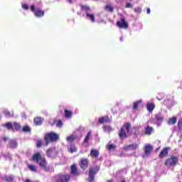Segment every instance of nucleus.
<instances>
[{"mask_svg":"<svg viewBox=\"0 0 182 182\" xmlns=\"http://www.w3.org/2000/svg\"><path fill=\"white\" fill-rule=\"evenodd\" d=\"M3 179L7 182H12V181H14V176H5L4 178H3Z\"/></svg>","mask_w":182,"mask_h":182,"instance_id":"obj_33","label":"nucleus"},{"mask_svg":"<svg viewBox=\"0 0 182 182\" xmlns=\"http://www.w3.org/2000/svg\"><path fill=\"white\" fill-rule=\"evenodd\" d=\"M117 26L121 29H127V28H129V24L127 23L124 18H122L120 21L117 22Z\"/></svg>","mask_w":182,"mask_h":182,"instance_id":"obj_9","label":"nucleus"},{"mask_svg":"<svg viewBox=\"0 0 182 182\" xmlns=\"http://www.w3.org/2000/svg\"><path fill=\"white\" fill-rule=\"evenodd\" d=\"M98 122L99 123H110L112 122V119L109 118V117L105 116L99 118Z\"/></svg>","mask_w":182,"mask_h":182,"instance_id":"obj_15","label":"nucleus"},{"mask_svg":"<svg viewBox=\"0 0 182 182\" xmlns=\"http://www.w3.org/2000/svg\"><path fill=\"white\" fill-rule=\"evenodd\" d=\"M157 99H158V100H161V99H160V98H159V97H157Z\"/></svg>","mask_w":182,"mask_h":182,"instance_id":"obj_49","label":"nucleus"},{"mask_svg":"<svg viewBox=\"0 0 182 182\" xmlns=\"http://www.w3.org/2000/svg\"><path fill=\"white\" fill-rule=\"evenodd\" d=\"M47 156L48 157H50V159H55V156H58V152L56 151V148L53 147L49 149L47 151Z\"/></svg>","mask_w":182,"mask_h":182,"instance_id":"obj_10","label":"nucleus"},{"mask_svg":"<svg viewBox=\"0 0 182 182\" xmlns=\"http://www.w3.org/2000/svg\"><path fill=\"white\" fill-rule=\"evenodd\" d=\"M107 182H112V181H108Z\"/></svg>","mask_w":182,"mask_h":182,"instance_id":"obj_52","label":"nucleus"},{"mask_svg":"<svg viewBox=\"0 0 182 182\" xmlns=\"http://www.w3.org/2000/svg\"><path fill=\"white\" fill-rule=\"evenodd\" d=\"M23 132H31V127H29V126H25L23 127Z\"/></svg>","mask_w":182,"mask_h":182,"instance_id":"obj_38","label":"nucleus"},{"mask_svg":"<svg viewBox=\"0 0 182 182\" xmlns=\"http://www.w3.org/2000/svg\"><path fill=\"white\" fill-rule=\"evenodd\" d=\"M81 9L82 11H85V12H86V14H87V12L90 11V7H89L88 6H81Z\"/></svg>","mask_w":182,"mask_h":182,"instance_id":"obj_32","label":"nucleus"},{"mask_svg":"<svg viewBox=\"0 0 182 182\" xmlns=\"http://www.w3.org/2000/svg\"><path fill=\"white\" fill-rule=\"evenodd\" d=\"M33 161H36L40 167L44 170V171H49V167L47 165L46 160L41 156V154L36 153L33 156Z\"/></svg>","mask_w":182,"mask_h":182,"instance_id":"obj_1","label":"nucleus"},{"mask_svg":"<svg viewBox=\"0 0 182 182\" xmlns=\"http://www.w3.org/2000/svg\"><path fill=\"white\" fill-rule=\"evenodd\" d=\"M99 172V167L96 166L95 168H91L89 171V178H88V181L89 182H93L95 180V174L96 173Z\"/></svg>","mask_w":182,"mask_h":182,"instance_id":"obj_7","label":"nucleus"},{"mask_svg":"<svg viewBox=\"0 0 182 182\" xmlns=\"http://www.w3.org/2000/svg\"><path fill=\"white\" fill-rule=\"evenodd\" d=\"M75 139H76V135H75V134H71V135L67 136V138H66V141H68V143H72V142L75 141Z\"/></svg>","mask_w":182,"mask_h":182,"instance_id":"obj_20","label":"nucleus"},{"mask_svg":"<svg viewBox=\"0 0 182 182\" xmlns=\"http://www.w3.org/2000/svg\"><path fill=\"white\" fill-rule=\"evenodd\" d=\"M176 122H177V118L173 117L168 119V124H176Z\"/></svg>","mask_w":182,"mask_h":182,"instance_id":"obj_28","label":"nucleus"},{"mask_svg":"<svg viewBox=\"0 0 182 182\" xmlns=\"http://www.w3.org/2000/svg\"><path fill=\"white\" fill-rule=\"evenodd\" d=\"M103 129L105 132H106V133H110V132H112V127L109 126V125H105L103 127Z\"/></svg>","mask_w":182,"mask_h":182,"instance_id":"obj_31","label":"nucleus"},{"mask_svg":"<svg viewBox=\"0 0 182 182\" xmlns=\"http://www.w3.org/2000/svg\"><path fill=\"white\" fill-rule=\"evenodd\" d=\"M21 8H23V9H25L26 11H28L29 9V6H28V4H21Z\"/></svg>","mask_w":182,"mask_h":182,"instance_id":"obj_39","label":"nucleus"},{"mask_svg":"<svg viewBox=\"0 0 182 182\" xmlns=\"http://www.w3.org/2000/svg\"><path fill=\"white\" fill-rule=\"evenodd\" d=\"M90 156H91V157H93L94 159H97V157H99V151L96 149H92Z\"/></svg>","mask_w":182,"mask_h":182,"instance_id":"obj_18","label":"nucleus"},{"mask_svg":"<svg viewBox=\"0 0 182 182\" xmlns=\"http://www.w3.org/2000/svg\"><path fill=\"white\" fill-rule=\"evenodd\" d=\"M31 11L33 12L35 16L37 18H41V16H45V11H42L41 9H36L33 5L31 6Z\"/></svg>","mask_w":182,"mask_h":182,"instance_id":"obj_5","label":"nucleus"},{"mask_svg":"<svg viewBox=\"0 0 182 182\" xmlns=\"http://www.w3.org/2000/svg\"><path fill=\"white\" fill-rule=\"evenodd\" d=\"M3 126L6 129H9V130H11V129H14V124H12L11 122H7L6 124H3Z\"/></svg>","mask_w":182,"mask_h":182,"instance_id":"obj_29","label":"nucleus"},{"mask_svg":"<svg viewBox=\"0 0 182 182\" xmlns=\"http://www.w3.org/2000/svg\"><path fill=\"white\" fill-rule=\"evenodd\" d=\"M140 103H141V101H136V102H134V106H133L134 110H136V109H137V107H139V105H140Z\"/></svg>","mask_w":182,"mask_h":182,"instance_id":"obj_34","label":"nucleus"},{"mask_svg":"<svg viewBox=\"0 0 182 182\" xmlns=\"http://www.w3.org/2000/svg\"><path fill=\"white\" fill-rule=\"evenodd\" d=\"M1 119H2V116L0 115V120H1Z\"/></svg>","mask_w":182,"mask_h":182,"instance_id":"obj_51","label":"nucleus"},{"mask_svg":"<svg viewBox=\"0 0 182 182\" xmlns=\"http://www.w3.org/2000/svg\"><path fill=\"white\" fill-rule=\"evenodd\" d=\"M141 7H136L135 9H134V12H135V14H141Z\"/></svg>","mask_w":182,"mask_h":182,"instance_id":"obj_37","label":"nucleus"},{"mask_svg":"<svg viewBox=\"0 0 182 182\" xmlns=\"http://www.w3.org/2000/svg\"><path fill=\"white\" fill-rule=\"evenodd\" d=\"M151 12V11L150 10V9H146V14H148V15H150V13Z\"/></svg>","mask_w":182,"mask_h":182,"instance_id":"obj_46","label":"nucleus"},{"mask_svg":"<svg viewBox=\"0 0 182 182\" xmlns=\"http://www.w3.org/2000/svg\"><path fill=\"white\" fill-rule=\"evenodd\" d=\"M36 146L37 147H41V146H42V141H38Z\"/></svg>","mask_w":182,"mask_h":182,"instance_id":"obj_44","label":"nucleus"},{"mask_svg":"<svg viewBox=\"0 0 182 182\" xmlns=\"http://www.w3.org/2000/svg\"><path fill=\"white\" fill-rule=\"evenodd\" d=\"M152 151H153V146H151L149 144H146L144 146V154L142 155L143 159H146V157H147L148 156H150Z\"/></svg>","mask_w":182,"mask_h":182,"instance_id":"obj_8","label":"nucleus"},{"mask_svg":"<svg viewBox=\"0 0 182 182\" xmlns=\"http://www.w3.org/2000/svg\"><path fill=\"white\" fill-rule=\"evenodd\" d=\"M18 146V143H16V141L15 140H11L9 141V146L11 148V149H15L16 147H17Z\"/></svg>","mask_w":182,"mask_h":182,"instance_id":"obj_26","label":"nucleus"},{"mask_svg":"<svg viewBox=\"0 0 182 182\" xmlns=\"http://www.w3.org/2000/svg\"><path fill=\"white\" fill-rule=\"evenodd\" d=\"M71 174L73 176H79V173L77 172V169L76 168L75 165L71 166Z\"/></svg>","mask_w":182,"mask_h":182,"instance_id":"obj_23","label":"nucleus"},{"mask_svg":"<svg viewBox=\"0 0 182 182\" xmlns=\"http://www.w3.org/2000/svg\"><path fill=\"white\" fill-rule=\"evenodd\" d=\"M123 40H124L123 36H122V37L119 38V41H120L121 42H123Z\"/></svg>","mask_w":182,"mask_h":182,"instance_id":"obj_48","label":"nucleus"},{"mask_svg":"<svg viewBox=\"0 0 182 182\" xmlns=\"http://www.w3.org/2000/svg\"><path fill=\"white\" fill-rule=\"evenodd\" d=\"M151 133H153V127H146L144 134H146L147 136H150V134H151Z\"/></svg>","mask_w":182,"mask_h":182,"instance_id":"obj_22","label":"nucleus"},{"mask_svg":"<svg viewBox=\"0 0 182 182\" xmlns=\"http://www.w3.org/2000/svg\"><path fill=\"white\" fill-rule=\"evenodd\" d=\"M68 4H72L73 2V0H67Z\"/></svg>","mask_w":182,"mask_h":182,"instance_id":"obj_47","label":"nucleus"},{"mask_svg":"<svg viewBox=\"0 0 182 182\" xmlns=\"http://www.w3.org/2000/svg\"><path fill=\"white\" fill-rule=\"evenodd\" d=\"M43 120H42V118L41 117H36L34 119V123L35 124H36V126H41V124H42L43 123Z\"/></svg>","mask_w":182,"mask_h":182,"instance_id":"obj_25","label":"nucleus"},{"mask_svg":"<svg viewBox=\"0 0 182 182\" xmlns=\"http://www.w3.org/2000/svg\"><path fill=\"white\" fill-rule=\"evenodd\" d=\"M53 123H55L56 127H58L59 129L62 128L63 126V122H62L61 119L54 120Z\"/></svg>","mask_w":182,"mask_h":182,"instance_id":"obj_24","label":"nucleus"},{"mask_svg":"<svg viewBox=\"0 0 182 182\" xmlns=\"http://www.w3.org/2000/svg\"><path fill=\"white\" fill-rule=\"evenodd\" d=\"M80 166L82 170H86V168L89 167V160H87V159H81Z\"/></svg>","mask_w":182,"mask_h":182,"instance_id":"obj_12","label":"nucleus"},{"mask_svg":"<svg viewBox=\"0 0 182 182\" xmlns=\"http://www.w3.org/2000/svg\"><path fill=\"white\" fill-rule=\"evenodd\" d=\"M139 148V144H132L130 145H127L124 146V150L126 151H133L136 150Z\"/></svg>","mask_w":182,"mask_h":182,"instance_id":"obj_11","label":"nucleus"},{"mask_svg":"<svg viewBox=\"0 0 182 182\" xmlns=\"http://www.w3.org/2000/svg\"><path fill=\"white\" fill-rule=\"evenodd\" d=\"M90 139V132H89L86 136H85V139L84 140V143H87L89 141V140Z\"/></svg>","mask_w":182,"mask_h":182,"instance_id":"obj_35","label":"nucleus"},{"mask_svg":"<svg viewBox=\"0 0 182 182\" xmlns=\"http://www.w3.org/2000/svg\"><path fill=\"white\" fill-rule=\"evenodd\" d=\"M178 126L180 129H182V119L178 121Z\"/></svg>","mask_w":182,"mask_h":182,"instance_id":"obj_42","label":"nucleus"},{"mask_svg":"<svg viewBox=\"0 0 182 182\" xmlns=\"http://www.w3.org/2000/svg\"><path fill=\"white\" fill-rule=\"evenodd\" d=\"M178 162V158L177 156H172L169 159L166 160L165 164L168 167H173Z\"/></svg>","mask_w":182,"mask_h":182,"instance_id":"obj_4","label":"nucleus"},{"mask_svg":"<svg viewBox=\"0 0 182 182\" xmlns=\"http://www.w3.org/2000/svg\"><path fill=\"white\" fill-rule=\"evenodd\" d=\"M156 119L157 122H163V117H161L160 115H157L156 117Z\"/></svg>","mask_w":182,"mask_h":182,"instance_id":"obj_41","label":"nucleus"},{"mask_svg":"<svg viewBox=\"0 0 182 182\" xmlns=\"http://www.w3.org/2000/svg\"><path fill=\"white\" fill-rule=\"evenodd\" d=\"M129 132H130V124L126 123L122 126L121 130L119 131V138L126 139V137H127V134H129Z\"/></svg>","mask_w":182,"mask_h":182,"instance_id":"obj_3","label":"nucleus"},{"mask_svg":"<svg viewBox=\"0 0 182 182\" xmlns=\"http://www.w3.org/2000/svg\"><path fill=\"white\" fill-rule=\"evenodd\" d=\"M59 134L55 132H50L45 136L46 146H48L50 141H58Z\"/></svg>","mask_w":182,"mask_h":182,"instance_id":"obj_2","label":"nucleus"},{"mask_svg":"<svg viewBox=\"0 0 182 182\" xmlns=\"http://www.w3.org/2000/svg\"><path fill=\"white\" fill-rule=\"evenodd\" d=\"M105 10H107L108 12H113V7L110 5H107L105 6Z\"/></svg>","mask_w":182,"mask_h":182,"instance_id":"obj_36","label":"nucleus"},{"mask_svg":"<svg viewBox=\"0 0 182 182\" xmlns=\"http://www.w3.org/2000/svg\"><path fill=\"white\" fill-rule=\"evenodd\" d=\"M107 149H108V150H114V145L109 144L108 146H107Z\"/></svg>","mask_w":182,"mask_h":182,"instance_id":"obj_40","label":"nucleus"},{"mask_svg":"<svg viewBox=\"0 0 182 182\" xmlns=\"http://www.w3.org/2000/svg\"><path fill=\"white\" fill-rule=\"evenodd\" d=\"M168 150H170V147L164 148L159 154V157H164V156H167V154H168Z\"/></svg>","mask_w":182,"mask_h":182,"instance_id":"obj_19","label":"nucleus"},{"mask_svg":"<svg viewBox=\"0 0 182 182\" xmlns=\"http://www.w3.org/2000/svg\"><path fill=\"white\" fill-rule=\"evenodd\" d=\"M28 167L29 170H31V171H33V173L38 172V169L36 168V166H35L34 165L29 164V165H28Z\"/></svg>","mask_w":182,"mask_h":182,"instance_id":"obj_27","label":"nucleus"},{"mask_svg":"<svg viewBox=\"0 0 182 182\" xmlns=\"http://www.w3.org/2000/svg\"><path fill=\"white\" fill-rule=\"evenodd\" d=\"M125 8H133V5L130 3H127L125 6Z\"/></svg>","mask_w":182,"mask_h":182,"instance_id":"obj_43","label":"nucleus"},{"mask_svg":"<svg viewBox=\"0 0 182 182\" xmlns=\"http://www.w3.org/2000/svg\"><path fill=\"white\" fill-rule=\"evenodd\" d=\"M121 182H126V181H124V180H122Z\"/></svg>","mask_w":182,"mask_h":182,"instance_id":"obj_50","label":"nucleus"},{"mask_svg":"<svg viewBox=\"0 0 182 182\" xmlns=\"http://www.w3.org/2000/svg\"><path fill=\"white\" fill-rule=\"evenodd\" d=\"M54 178L56 182H69V180L70 179V176L68 174H59L55 176Z\"/></svg>","mask_w":182,"mask_h":182,"instance_id":"obj_6","label":"nucleus"},{"mask_svg":"<svg viewBox=\"0 0 182 182\" xmlns=\"http://www.w3.org/2000/svg\"><path fill=\"white\" fill-rule=\"evenodd\" d=\"M156 106L154 105V103L148 101L147 104H146V109L148 110V112H149V113H151V112H153V110H154V107Z\"/></svg>","mask_w":182,"mask_h":182,"instance_id":"obj_14","label":"nucleus"},{"mask_svg":"<svg viewBox=\"0 0 182 182\" xmlns=\"http://www.w3.org/2000/svg\"><path fill=\"white\" fill-rule=\"evenodd\" d=\"M13 127H14L15 130H17V131L21 130L22 129V127L21 126V124L16 122L13 123Z\"/></svg>","mask_w":182,"mask_h":182,"instance_id":"obj_30","label":"nucleus"},{"mask_svg":"<svg viewBox=\"0 0 182 182\" xmlns=\"http://www.w3.org/2000/svg\"><path fill=\"white\" fill-rule=\"evenodd\" d=\"M68 150L69 153H76V151H77V148L75 144H71L68 146Z\"/></svg>","mask_w":182,"mask_h":182,"instance_id":"obj_16","label":"nucleus"},{"mask_svg":"<svg viewBox=\"0 0 182 182\" xmlns=\"http://www.w3.org/2000/svg\"><path fill=\"white\" fill-rule=\"evenodd\" d=\"M86 19L88 21H90L92 23H95L96 22V18L95 17V14H91L90 12H87L85 14Z\"/></svg>","mask_w":182,"mask_h":182,"instance_id":"obj_13","label":"nucleus"},{"mask_svg":"<svg viewBox=\"0 0 182 182\" xmlns=\"http://www.w3.org/2000/svg\"><path fill=\"white\" fill-rule=\"evenodd\" d=\"M64 116L65 119H70L72 116H73V112L69 110V109H65L64 110Z\"/></svg>","mask_w":182,"mask_h":182,"instance_id":"obj_17","label":"nucleus"},{"mask_svg":"<svg viewBox=\"0 0 182 182\" xmlns=\"http://www.w3.org/2000/svg\"><path fill=\"white\" fill-rule=\"evenodd\" d=\"M0 140H1V141H6V140H8V137H6V136L2 137V138H1Z\"/></svg>","mask_w":182,"mask_h":182,"instance_id":"obj_45","label":"nucleus"},{"mask_svg":"<svg viewBox=\"0 0 182 182\" xmlns=\"http://www.w3.org/2000/svg\"><path fill=\"white\" fill-rule=\"evenodd\" d=\"M3 113L6 117H14V111L9 112L8 109H4Z\"/></svg>","mask_w":182,"mask_h":182,"instance_id":"obj_21","label":"nucleus"}]
</instances>
